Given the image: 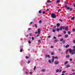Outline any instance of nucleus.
Here are the masks:
<instances>
[{
	"instance_id": "f257e3e1",
	"label": "nucleus",
	"mask_w": 75,
	"mask_h": 75,
	"mask_svg": "<svg viewBox=\"0 0 75 75\" xmlns=\"http://www.w3.org/2000/svg\"><path fill=\"white\" fill-rule=\"evenodd\" d=\"M69 53L71 54V55H74V54H75V52H73V50L71 49H69Z\"/></svg>"
},
{
	"instance_id": "f03ea898",
	"label": "nucleus",
	"mask_w": 75,
	"mask_h": 75,
	"mask_svg": "<svg viewBox=\"0 0 75 75\" xmlns=\"http://www.w3.org/2000/svg\"><path fill=\"white\" fill-rule=\"evenodd\" d=\"M65 8H67V10H69L70 11H71L72 10V8H70L69 7H68V6L65 5Z\"/></svg>"
},
{
	"instance_id": "7ed1b4c3",
	"label": "nucleus",
	"mask_w": 75,
	"mask_h": 75,
	"mask_svg": "<svg viewBox=\"0 0 75 75\" xmlns=\"http://www.w3.org/2000/svg\"><path fill=\"white\" fill-rule=\"evenodd\" d=\"M51 16L53 18H55L56 17V15L54 13H52L51 14Z\"/></svg>"
},
{
	"instance_id": "20e7f679",
	"label": "nucleus",
	"mask_w": 75,
	"mask_h": 75,
	"mask_svg": "<svg viewBox=\"0 0 75 75\" xmlns=\"http://www.w3.org/2000/svg\"><path fill=\"white\" fill-rule=\"evenodd\" d=\"M60 41L62 42L63 44H65V40H64V39L62 38L60 40Z\"/></svg>"
},
{
	"instance_id": "39448f33",
	"label": "nucleus",
	"mask_w": 75,
	"mask_h": 75,
	"mask_svg": "<svg viewBox=\"0 0 75 75\" xmlns=\"http://www.w3.org/2000/svg\"><path fill=\"white\" fill-rule=\"evenodd\" d=\"M65 27L64 26H61V27L60 28V31H61L62 30H65Z\"/></svg>"
},
{
	"instance_id": "423d86ee",
	"label": "nucleus",
	"mask_w": 75,
	"mask_h": 75,
	"mask_svg": "<svg viewBox=\"0 0 75 75\" xmlns=\"http://www.w3.org/2000/svg\"><path fill=\"white\" fill-rule=\"evenodd\" d=\"M41 29H38V34H40V31Z\"/></svg>"
},
{
	"instance_id": "0eeeda50",
	"label": "nucleus",
	"mask_w": 75,
	"mask_h": 75,
	"mask_svg": "<svg viewBox=\"0 0 75 75\" xmlns=\"http://www.w3.org/2000/svg\"><path fill=\"white\" fill-rule=\"evenodd\" d=\"M65 28L66 31H68L69 30V29H68V26H66Z\"/></svg>"
},
{
	"instance_id": "6e6552de",
	"label": "nucleus",
	"mask_w": 75,
	"mask_h": 75,
	"mask_svg": "<svg viewBox=\"0 0 75 75\" xmlns=\"http://www.w3.org/2000/svg\"><path fill=\"white\" fill-rule=\"evenodd\" d=\"M55 65H58V64H59V62L58 61H56L54 62Z\"/></svg>"
},
{
	"instance_id": "1a4fd4ad",
	"label": "nucleus",
	"mask_w": 75,
	"mask_h": 75,
	"mask_svg": "<svg viewBox=\"0 0 75 75\" xmlns=\"http://www.w3.org/2000/svg\"><path fill=\"white\" fill-rule=\"evenodd\" d=\"M46 71V70L44 69H42L41 70V72H45V71Z\"/></svg>"
},
{
	"instance_id": "9d476101",
	"label": "nucleus",
	"mask_w": 75,
	"mask_h": 75,
	"mask_svg": "<svg viewBox=\"0 0 75 75\" xmlns=\"http://www.w3.org/2000/svg\"><path fill=\"white\" fill-rule=\"evenodd\" d=\"M66 58H69L70 57V55H68L67 56H66Z\"/></svg>"
},
{
	"instance_id": "9b49d317",
	"label": "nucleus",
	"mask_w": 75,
	"mask_h": 75,
	"mask_svg": "<svg viewBox=\"0 0 75 75\" xmlns=\"http://www.w3.org/2000/svg\"><path fill=\"white\" fill-rule=\"evenodd\" d=\"M69 47V45H66V46L65 48H68V47Z\"/></svg>"
},
{
	"instance_id": "f8f14e48",
	"label": "nucleus",
	"mask_w": 75,
	"mask_h": 75,
	"mask_svg": "<svg viewBox=\"0 0 75 75\" xmlns=\"http://www.w3.org/2000/svg\"><path fill=\"white\" fill-rule=\"evenodd\" d=\"M66 68H69L70 67V65H67L66 66Z\"/></svg>"
},
{
	"instance_id": "ddd939ff",
	"label": "nucleus",
	"mask_w": 75,
	"mask_h": 75,
	"mask_svg": "<svg viewBox=\"0 0 75 75\" xmlns=\"http://www.w3.org/2000/svg\"><path fill=\"white\" fill-rule=\"evenodd\" d=\"M60 2V0H58L56 1V3L58 4V3H59Z\"/></svg>"
},
{
	"instance_id": "4468645a",
	"label": "nucleus",
	"mask_w": 75,
	"mask_h": 75,
	"mask_svg": "<svg viewBox=\"0 0 75 75\" xmlns=\"http://www.w3.org/2000/svg\"><path fill=\"white\" fill-rule=\"evenodd\" d=\"M58 39H57L54 40V42H58Z\"/></svg>"
},
{
	"instance_id": "2eb2a0df",
	"label": "nucleus",
	"mask_w": 75,
	"mask_h": 75,
	"mask_svg": "<svg viewBox=\"0 0 75 75\" xmlns=\"http://www.w3.org/2000/svg\"><path fill=\"white\" fill-rule=\"evenodd\" d=\"M68 37V35H65V38H67V37Z\"/></svg>"
},
{
	"instance_id": "dca6fc26",
	"label": "nucleus",
	"mask_w": 75,
	"mask_h": 75,
	"mask_svg": "<svg viewBox=\"0 0 75 75\" xmlns=\"http://www.w3.org/2000/svg\"><path fill=\"white\" fill-rule=\"evenodd\" d=\"M54 59H52V63H53L54 62Z\"/></svg>"
},
{
	"instance_id": "f3484780",
	"label": "nucleus",
	"mask_w": 75,
	"mask_h": 75,
	"mask_svg": "<svg viewBox=\"0 0 75 75\" xmlns=\"http://www.w3.org/2000/svg\"><path fill=\"white\" fill-rule=\"evenodd\" d=\"M57 31H60V28H58L57 29Z\"/></svg>"
},
{
	"instance_id": "a211bd4d",
	"label": "nucleus",
	"mask_w": 75,
	"mask_h": 75,
	"mask_svg": "<svg viewBox=\"0 0 75 75\" xmlns=\"http://www.w3.org/2000/svg\"><path fill=\"white\" fill-rule=\"evenodd\" d=\"M57 27H59L60 25V24L59 23H57Z\"/></svg>"
},
{
	"instance_id": "6ab92c4d",
	"label": "nucleus",
	"mask_w": 75,
	"mask_h": 75,
	"mask_svg": "<svg viewBox=\"0 0 75 75\" xmlns=\"http://www.w3.org/2000/svg\"><path fill=\"white\" fill-rule=\"evenodd\" d=\"M67 64H68V61H66L65 62L64 65H66Z\"/></svg>"
},
{
	"instance_id": "aec40b11",
	"label": "nucleus",
	"mask_w": 75,
	"mask_h": 75,
	"mask_svg": "<svg viewBox=\"0 0 75 75\" xmlns=\"http://www.w3.org/2000/svg\"><path fill=\"white\" fill-rule=\"evenodd\" d=\"M74 18H75V17H73L71 18V20H74Z\"/></svg>"
},
{
	"instance_id": "412c9836",
	"label": "nucleus",
	"mask_w": 75,
	"mask_h": 75,
	"mask_svg": "<svg viewBox=\"0 0 75 75\" xmlns=\"http://www.w3.org/2000/svg\"><path fill=\"white\" fill-rule=\"evenodd\" d=\"M23 49L22 48V49L20 50V52H23Z\"/></svg>"
},
{
	"instance_id": "4be33fe9",
	"label": "nucleus",
	"mask_w": 75,
	"mask_h": 75,
	"mask_svg": "<svg viewBox=\"0 0 75 75\" xmlns=\"http://www.w3.org/2000/svg\"><path fill=\"white\" fill-rule=\"evenodd\" d=\"M51 54L52 55H54V52H52L51 53Z\"/></svg>"
},
{
	"instance_id": "5701e85b",
	"label": "nucleus",
	"mask_w": 75,
	"mask_h": 75,
	"mask_svg": "<svg viewBox=\"0 0 75 75\" xmlns=\"http://www.w3.org/2000/svg\"><path fill=\"white\" fill-rule=\"evenodd\" d=\"M58 37H62V35H58Z\"/></svg>"
},
{
	"instance_id": "b1692460",
	"label": "nucleus",
	"mask_w": 75,
	"mask_h": 75,
	"mask_svg": "<svg viewBox=\"0 0 75 75\" xmlns=\"http://www.w3.org/2000/svg\"><path fill=\"white\" fill-rule=\"evenodd\" d=\"M47 57H48V58H50V55H47Z\"/></svg>"
},
{
	"instance_id": "393cba45",
	"label": "nucleus",
	"mask_w": 75,
	"mask_h": 75,
	"mask_svg": "<svg viewBox=\"0 0 75 75\" xmlns=\"http://www.w3.org/2000/svg\"><path fill=\"white\" fill-rule=\"evenodd\" d=\"M68 34L69 35H70L71 34V33L70 31H68Z\"/></svg>"
},
{
	"instance_id": "a878e982",
	"label": "nucleus",
	"mask_w": 75,
	"mask_h": 75,
	"mask_svg": "<svg viewBox=\"0 0 75 75\" xmlns=\"http://www.w3.org/2000/svg\"><path fill=\"white\" fill-rule=\"evenodd\" d=\"M56 72H59V70L58 69H57L56 70Z\"/></svg>"
},
{
	"instance_id": "bb28decb",
	"label": "nucleus",
	"mask_w": 75,
	"mask_h": 75,
	"mask_svg": "<svg viewBox=\"0 0 75 75\" xmlns=\"http://www.w3.org/2000/svg\"><path fill=\"white\" fill-rule=\"evenodd\" d=\"M49 63H51V60L50 59L49 60Z\"/></svg>"
},
{
	"instance_id": "cd10ccee",
	"label": "nucleus",
	"mask_w": 75,
	"mask_h": 75,
	"mask_svg": "<svg viewBox=\"0 0 75 75\" xmlns=\"http://www.w3.org/2000/svg\"><path fill=\"white\" fill-rule=\"evenodd\" d=\"M75 29L74 28L73 29L72 31H73V32H75Z\"/></svg>"
},
{
	"instance_id": "c85d7f7f",
	"label": "nucleus",
	"mask_w": 75,
	"mask_h": 75,
	"mask_svg": "<svg viewBox=\"0 0 75 75\" xmlns=\"http://www.w3.org/2000/svg\"><path fill=\"white\" fill-rule=\"evenodd\" d=\"M25 58H26V59H28V58H29V57L28 56H26Z\"/></svg>"
},
{
	"instance_id": "c756f323",
	"label": "nucleus",
	"mask_w": 75,
	"mask_h": 75,
	"mask_svg": "<svg viewBox=\"0 0 75 75\" xmlns=\"http://www.w3.org/2000/svg\"><path fill=\"white\" fill-rule=\"evenodd\" d=\"M64 34H67V32H66L65 31H64Z\"/></svg>"
},
{
	"instance_id": "7c9ffc66",
	"label": "nucleus",
	"mask_w": 75,
	"mask_h": 75,
	"mask_svg": "<svg viewBox=\"0 0 75 75\" xmlns=\"http://www.w3.org/2000/svg\"><path fill=\"white\" fill-rule=\"evenodd\" d=\"M48 3H51V1L49 0H48Z\"/></svg>"
},
{
	"instance_id": "2f4dec72",
	"label": "nucleus",
	"mask_w": 75,
	"mask_h": 75,
	"mask_svg": "<svg viewBox=\"0 0 75 75\" xmlns=\"http://www.w3.org/2000/svg\"><path fill=\"white\" fill-rule=\"evenodd\" d=\"M32 40H34V37H32Z\"/></svg>"
},
{
	"instance_id": "473e14b6",
	"label": "nucleus",
	"mask_w": 75,
	"mask_h": 75,
	"mask_svg": "<svg viewBox=\"0 0 75 75\" xmlns=\"http://www.w3.org/2000/svg\"><path fill=\"white\" fill-rule=\"evenodd\" d=\"M39 13H41V10H40L39 11Z\"/></svg>"
},
{
	"instance_id": "72a5a7b5",
	"label": "nucleus",
	"mask_w": 75,
	"mask_h": 75,
	"mask_svg": "<svg viewBox=\"0 0 75 75\" xmlns=\"http://www.w3.org/2000/svg\"><path fill=\"white\" fill-rule=\"evenodd\" d=\"M34 25L35 26V27H37V24H35Z\"/></svg>"
},
{
	"instance_id": "f704fd0d",
	"label": "nucleus",
	"mask_w": 75,
	"mask_h": 75,
	"mask_svg": "<svg viewBox=\"0 0 75 75\" xmlns=\"http://www.w3.org/2000/svg\"><path fill=\"white\" fill-rule=\"evenodd\" d=\"M53 38L54 39H56L57 38H56V37H55V36H54Z\"/></svg>"
},
{
	"instance_id": "c9c22d12",
	"label": "nucleus",
	"mask_w": 75,
	"mask_h": 75,
	"mask_svg": "<svg viewBox=\"0 0 75 75\" xmlns=\"http://www.w3.org/2000/svg\"><path fill=\"white\" fill-rule=\"evenodd\" d=\"M61 11V10L60 9H59L58 10V13H59V11Z\"/></svg>"
},
{
	"instance_id": "e433bc0d",
	"label": "nucleus",
	"mask_w": 75,
	"mask_h": 75,
	"mask_svg": "<svg viewBox=\"0 0 75 75\" xmlns=\"http://www.w3.org/2000/svg\"><path fill=\"white\" fill-rule=\"evenodd\" d=\"M29 74H33V72H32L31 71H30V72Z\"/></svg>"
},
{
	"instance_id": "4c0bfd02",
	"label": "nucleus",
	"mask_w": 75,
	"mask_h": 75,
	"mask_svg": "<svg viewBox=\"0 0 75 75\" xmlns=\"http://www.w3.org/2000/svg\"><path fill=\"white\" fill-rule=\"evenodd\" d=\"M38 42H41V40H38Z\"/></svg>"
},
{
	"instance_id": "58836bf2",
	"label": "nucleus",
	"mask_w": 75,
	"mask_h": 75,
	"mask_svg": "<svg viewBox=\"0 0 75 75\" xmlns=\"http://www.w3.org/2000/svg\"><path fill=\"white\" fill-rule=\"evenodd\" d=\"M39 23H42V21H41V20H40L39 21Z\"/></svg>"
},
{
	"instance_id": "ea45409f",
	"label": "nucleus",
	"mask_w": 75,
	"mask_h": 75,
	"mask_svg": "<svg viewBox=\"0 0 75 75\" xmlns=\"http://www.w3.org/2000/svg\"><path fill=\"white\" fill-rule=\"evenodd\" d=\"M65 3L66 4H68V2L67 1H65Z\"/></svg>"
},
{
	"instance_id": "a19ab883",
	"label": "nucleus",
	"mask_w": 75,
	"mask_h": 75,
	"mask_svg": "<svg viewBox=\"0 0 75 75\" xmlns=\"http://www.w3.org/2000/svg\"><path fill=\"white\" fill-rule=\"evenodd\" d=\"M66 72V71H62V73H65Z\"/></svg>"
},
{
	"instance_id": "79ce46f5",
	"label": "nucleus",
	"mask_w": 75,
	"mask_h": 75,
	"mask_svg": "<svg viewBox=\"0 0 75 75\" xmlns=\"http://www.w3.org/2000/svg\"><path fill=\"white\" fill-rule=\"evenodd\" d=\"M43 14H45V11H43V13H42Z\"/></svg>"
},
{
	"instance_id": "37998d69",
	"label": "nucleus",
	"mask_w": 75,
	"mask_h": 75,
	"mask_svg": "<svg viewBox=\"0 0 75 75\" xmlns=\"http://www.w3.org/2000/svg\"><path fill=\"white\" fill-rule=\"evenodd\" d=\"M50 48H54V46H51Z\"/></svg>"
},
{
	"instance_id": "c03bdc74",
	"label": "nucleus",
	"mask_w": 75,
	"mask_h": 75,
	"mask_svg": "<svg viewBox=\"0 0 75 75\" xmlns=\"http://www.w3.org/2000/svg\"><path fill=\"white\" fill-rule=\"evenodd\" d=\"M73 51L74 52H75V49H74L73 50Z\"/></svg>"
},
{
	"instance_id": "a18cd8bd",
	"label": "nucleus",
	"mask_w": 75,
	"mask_h": 75,
	"mask_svg": "<svg viewBox=\"0 0 75 75\" xmlns=\"http://www.w3.org/2000/svg\"><path fill=\"white\" fill-rule=\"evenodd\" d=\"M73 43H74L75 44V40H74L73 41Z\"/></svg>"
},
{
	"instance_id": "49530a36",
	"label": "nucleus",
	"mask_w": 75,
	"mask_h": 75,
	"mask_svg": "<svg viewBox=\"0 0 75 75\" xmlns=\"http://www.w3.org/2000/svg\"><path fill=\"white\" fill-rule=\"evenodd\" d=\"M54 58H55V59H58V57H55Z\"/></svg>"
},
{
	"instance_id": "de8ad7c7",
	"label": "nucleus",
	"mask_w": 75,
	"mask_h": 75,
	"mask_svg": "<svg viewBox=\"0 0 75 75\" xmlns=\"http://www.w3.org/2000/svg\"><path fill=\"white\" fill-rule=\"evenodd\" d=\"M36 68V67L35 66L34 68V70H35V68Z\"/></svg>"
},
{
	"instance_id": "09e8293b",
	"label": "nucleus",
	"mask_w": 75,
	"mask_h": 75,
	"mask_svg": "<svg viewBox=\"0 0 75 75\" xmlns=\"http://www.w3.org/2000/svg\"><path fill=\"white\" fill-rule=\"evenodd\" d=\"M61 71H62L61 69H60L59 70V72H61Z\"/></svg>"
},
{
	"instance_id": "8fccbe9b",
	"label": "nucleus",
	"mask_w": 75,
	"mask_h": 75,
	"mask_svg": "<svg viewBox=\"0 0 75 75\" xmlns=\"http://www.w3.org/2000/svg\"><path fill=\"white\" fill-rule=\"evenodd\" d=\"M28 43H29V44H31V41H29Z\"/></svg>"
},
{
	"instance_id": "3c124183",
	"label": "nucleus",
	"mask_w": 75,
	"mask_h": 75,
	"mask_svg": "<svg viewBox=\"0 0 75 75\" xmlns=\"http://www.w3.org/2000/svg\"><path fill=\"white\" fill-rule=\"evenodd\" d=\"M66 54H67V53H68V50H67L66 51Z\"/></svg>"
},
{
	"instance_id": "603ef678",
	"label": "nucleus",
	"mask_w": 75,
	"mask_h": 75,
	"mask_svg": "<svg viewBox=\"0 0 75 75\" xmlns=\"http://www.w3.org/2000/svg\"><path fill=\"white\" fill-rule=\"evenodd\" d=\"M52 57L53 59H54V58H55V57L54 56H52Z\"/></svg>"
},
{
	"instance_id": "864d4df0",
	"label": "nucleus",
	"mask_w": 75,
	"mask_h": 75,
	"mask_svg": "<svg viewBox=\"0 0 75 75\" xmlns=\"http://www.w3.org/2000/svg\"><path fill=\"white\" fill-rule=\"evenodd\" d=\"M29 35L30 36H32V34L31 33H30Z\"/></svg>"
},
{
	"instance_id": "5fc2aeb1",
	"label": "nucleus",
	"mask_w": 75,
	"mask_h": 75,
	"mask_svg": "<svg viewBox=\"0 0 75 75\" xmlns=\"http://www.w3.org/2000/svg\"><path fill=\"white\" fill-rule=\"evenodd\" d=\"M73 6H74V7H75V4H73Z\"/></svg>"
},
{
	"instance_id": "6e6d98bb",
	"label": "nucleus",
	"mask_w": 75,
	"mask_h": 75,
	"mask_svg": "<svg viewBox=\"0 0 75 75\" xmlns=\"http://www.w3.org/2000/svg\"><path fill=\"white\" fill-rule=\"evenodd\" d=\"M55 30H53V32H55Z\"/></svg>"
},
{
	"instance_id": "4d7b16f0",
	"label": "nucleus",
	"mask_w": 75,
	"mask_h": 75,
	"mask_svg": "<svg viewBox=\"0 0 75 75\" xmlns=\"http://www.w3.org/2000/svg\"><path fill=\"white\" fill-rule=\"evenodd\" d=\"M70 61H72V59H71L70 60Z\"/></svg>"
},
{
	"instance_id": "13d9d810",
	"label": "nucleus",
	"mask_w": 75,
	"mask_h": 75,
	"mask_svg": "<svg viewBox=\"0 0 75 75\" xmlns=\"http://www.w3.org/2000/svg\"><path fill=\"white\" fill-rule=\"evenodd\" d=\"M59 21H62V20L59 19Z\"/></svg>"
},
{
	"instance_id": "bf43d9fd",
	"label": "nucleus",
	"mask_w": 75,
	"mask_h": 75,
	"mask_svg": "<svg viewBox=\"0 0 75 75\" xmlns=\"http://www.w3.org/2000/svg\"><path fill=\"white\" fill-rule=\"evenodd\" d=\"M51 37V36L49 35L48 36V38H50Z\"/></svg>"
},
{
	"instance_id": "052dcab7",
	"label": "nucleus",
	"mask_w": 75,
	"mask_h": 75,
	"mask_svg": "<svg viewBox=\"0 0 75 75\" xmlns=\"http://www.w3.org/2000/svg\"><path fill=\"white\" fill-rule=\"evenodd\" d=\"M33 23V22H31L30 23V24H32V23Z\"/></svg>"
},
{
	"instance_id": "680f3d73",
	"label": "nucleus",
	"mask_w": 75,
	"mask_h": 75,
	"mask_svg": "<svg viewBox=\"0 0 75 75\" xmlns=\"http://www.w3.org/2000/svg\"><path fill=\"white\" fill-rule=\"evenodd\" d=\"M31 30V28H29L28 29V30Z\"/></svg>"
},
{
	"instance_id": "e2e57ef3",
	"label": "nucleus",
	"mask_w": 75,
	"mask_h": 75,
	"mask_svg": "<svg viewBox=\"0 0 75 75\" xmlns=\"http://www.w3.org/2000/svg\"><path fill=\"white\" fill-rule=\"evenodd\" d=\"M47 55L46 54V57H45V58H47Z\"/></svg>"
},
{
	"instance_id": "0e129e2a",
	"label": "nucleus",
	"mask_w": 75,
	"mask_h": 75,
	"mask_svg": "<svg viewBox=\"0 0 75 75\" xmlns=\"http://www.w3.org/2000/svg\"><path fill=\"white\" fill-rule=\"evenodd\" d=\"M72 71H73V72H74V71H75V70L74 69H73L72 70Z\"/></svg>"
},
{
	"instance_id": "69168bd1",
	"label": "nucleus",
	"mask_w": 75,
	"mask_h": 75,
	"mask_svg": "<svg viewBox=\"0 0 75 75\" xmlns=\"http://www.w3.org/2000/svg\"><path fill=\"white\" fill-rule=\"evenodd\" d=\"M39 36V35H37V37H38Z\"/></svg>"
},
{
	"instance_id": "338daca9",
	"label": "nucleus",
	"mask_w": 75,
	"mask_h": 75,
	"mask_svg": "<svg viewBox=\"0 0 75 75\" xmlns=\"http://www.w3.org/2000/svg\"><path fill=\"white\" fill-rule=\"evenodd\" d=\"M73 48H74L75 49V46H73Z\"/></svg>"
},
{
	"instance_id": "774afa93",
	"label": "nucleus",
	"mask_w": 75,
	"mask_h": 75,
	"mask_svg": "<svg viewBox=\"0 0 75 75\" xmlns=\"http://www.w3.org/2000/svg\"><path fill=\"white\" fill-rule=\"evenodd\" d=\"M62 75H65V74H62Z\"/></svg>"
}]
</instances>
